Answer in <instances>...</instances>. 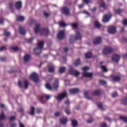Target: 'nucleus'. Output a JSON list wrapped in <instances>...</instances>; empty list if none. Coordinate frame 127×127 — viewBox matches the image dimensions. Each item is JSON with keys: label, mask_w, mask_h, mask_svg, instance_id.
<instances>
[{"label": "nucleus", "mask_w": 127, "mask_h": 127, "mask_svg": "<svg viewBox=\"0 0 127 127\" xmlns=\"http://www.w3.org/2000/svg\"><path fill=\"white\" fill-rule=\"evenodd\" d=\"M36 34L40 33L42 36L47 37L49 34V30L46 28H41V25L39 24H37L34 29Z\"/></svg>", "instance_id": "1"}, {"label": "nucleus", "mask_w": 127, "mask_h": 127, "mask_svg": "<svg viewBox=\"0 0 127 127\" xmlns=\"http://www.w3.org/2000/svg\"><path fill=\"white\" fill-rule=\"evenodd\" d=\"M44 41H40L37 45V47L34 49V52L36 56L40 55L42 53V50L43 49L44 46Z\"/></svg>", "instance_id": "2"}, {"label": "nucleus", "mask_w": 127, "mask_h": 127, "mask_svg": "<svg viewBox=\"0 0 127 127\" xmlns=\"http://www.w3.org/2000/svg\"><path fill=\"white\" fill-rule=\"evenodd\" d=\"M45 86L47 89L50 91L53 90L57 91L58 90V88L59 87V79L57 78L55 80V81L53 85L52 86L50 85L49 83H47L45 85Z\"/></svg>", "instance_id": "3"}, {"label": "nucleus", "mask_w": 127, "mask_h": 127, "mask_svg": "<svg viewBox=\"0 0 127 127\" xmlns=\"http://www.w3.org/2000/svg\"><path fill=\"white\" fill-rule=\"evenodd\" d=\"M89 67L87 66H84L82 68V70L84 71L83 72V75L84 77L92 78L93 76V73L91 72H87L86 71L89 70Z\"/></svg>", "instance_id": "4"}, {"label": "nucleus", "mask_w": 127, "mask_h": 127, "mask_svg": "<svg viewBox=\"0 0 127 127\" xmlns=\"http://www.w3.org/2000/svg\"><path fill=\"white\" fill-rule=\"evenodd\" d=\"M29 78L32 79L33 81L34 82H38L39 81V75L37 74L36 72H34L32 73L30 76Z\"/></svg>", "instance_id": "5"}, {"label": "nucleus", "mask_w": 127, "mask_h": 127, "mask_svg": "<svg viewBox=\"0 0 127 127\" xmlns=\"http://www.w3.org/2000/svg\"><path fill=\"white\" fill-rule=\"evenodd\" d=\"M114 51L113 48L110 47H105L103 49V55H107L109 54L112 53Z\"/></svg>", "instance_id": "6"}, {"label": "nucleus", "mask_w": 127, "mask_h": 127, "mask_svg": "<svg viewBox=\"0 0 127 127\" xmlns=\"http://www.w3.org/2000/svg\"><path fill=\"white\" fill-rule=\"evenodd\" d=\"M67 93L66 91H64L61 93L59 95L56 96V98L58 101H61L64 98H66L67 96Z\"/></svg>", "instance_id": "7"}, {"label": "nucleus", "mask_w": 127, "mask_h": 127, "mask_svg": "<svg viewBox=\"0 0 127 127\" xmlns=\"http://www.w3.org/2000/svg\"><path fill=\"white\" fill-rule=\"evenodd\" d=\"M50 98V96L48 95H44L40 98V101L42 104H44Z\"/></svg>", "instance_id": "8"}, {"label": "nucleus", "mask_w": 127, "mask_h": 127, "mask_svg": "<svg viewBox=\"0 0 127 127\" xmlns=\"http://www.w3.org/2000/svg\"><path fill=\"white\" fill-rule=\"evenodd\" d=\"M113 15L111 13L108 14H105L103 16V23H108L110 21V19L112 17Z\"/></svg>", "instance_id": "9"}, {"label": "nucleus", "mask_w": 127, "mask_h": 127, "mask_svg": "<svg viewBox=\"0 0 127 127\" xmlns=\"http://www.w3.org/2000/svg\"><path fill=\"white\" fill-rule=\"evenodd\" d=\"M24 83H25V85L24 84V83H22L21 82V81L19 80L18 81L19 87L21 88L23 86H25V89H27L28 87L29 82L27 79L24 80Z\"/></svg>", "instance_id": "10"}, {"label": "nucleus", "mask_w": 127, "mask_h": 127, "mask_svg": "<svg viewBox=\"0 0 127 127\" xmlns=\"http://www.w3.org/2000/svg\"><path fill=\"white\" fill-rule=\"evenodd\" d=\"M69 73L70 75H75V77H78L80 74V72L77 70L74 69L73 67H71L69 69Z\"/></svg>", "instance_id": "11"}, {"label": "nucleus", "mask_w": 127, "mask_h": 127, "mask_svg": "<svg viewBox=\"0 0 127 127\" xmlns=\"http://www.w3.org/2000/svg\"><path fill=\"white\" fill-rule=\"evenodd\" d=\"M63 14L66 16L70 15V9L67 7H63L62 9Z\"/></svg>", "instance_id": "12"}, {"label": "nucleus", "mask_w": 127, "mask_h": 127, "mask_svg": "<svg viewBox=\"0 0 127 127\" xmlns=\"http://www.w3.org/2000/svg\"><path fill=\"white\" fill-rule=\"evenodd\" d=\"M65 37L64 31L62 30L59 32L58 35V39L59 40H63Z\"/></svg>", "instance_id": "13"}, {"label": "nucleus", "mask_w": 127, "mask_h": 127, "mask_svg": "<svg viewBox=\"0 0 127 127\" xmlns=\"http://www.w3.org/2000/svg\"><path fill=\"white\" fill-rule=\"evenodd\" d=\"M121 60V56L118 55H113L112 56V61L116 62L119 63Z\"/></svg>", "instance_id": "14"}, {"label": "nucleus", "mask_w": 127, "mask_h": 127, "mask_svg": "<svg viewBox=\"0 0 127 127\" xmlns=\"http://www.w3.org/2000/svg\"><path fill=\"white\" fill-rule=\"evenodd\" d=\"M102 42V39L100 37H97L93 41V44L95 45H99Z\"/></svg>", "instance_id": "15"}, {"label": "nucleus", "mask_w": 127, "mask_h": 127, "mask_svg": "<svg viewBox=\"0 0 127 127\" xmlns=\"http://www.w3.org/2000/svg\"><path fill=\"white\" fill-rule=\"evenodd\" d=\"M117 28L115 26H110L108 28L109 34H115L116 32Z\"/></svg>", "instance_id": "16"}, {"label": "nucleus", "mask_w": 127, "mask_h": 127, "mask_svg": "<svg viewBox=\"0 0 127 127\" xmlns=\"http://www.w3.org/2000/svg\"><path fill=\"white\" fill-rule=\"evenodd\" d=\"M70 94H77L79 92V88H72L69 90Z\"/></svg>", "instance_id": "17"}, {"label": "nucleus", "mask_w": 127, "mask_h": 127, "mask_svg": "<svg viewBox=\"0 0 127 127\" xmlns=\"http://www.w3.org/2000/svg\"><path fill=\"white\" fill-rule=\"evenodd\" d=\"M82 39V36L79 31H77L75 33V39L76 40H81Z\"/></svg>", "instance_id": "18"}, {"label": "nucleus", "mask_w": 127, "mask_h": 127, "mask_svg": "<svg viewBox=\"0 0 127 127\" xmlns=\"http://www.w3.org/2000/svg\"><path fill=\"white\" fill-rule=\"evenodd\" d=\"M22 3L20 1H18L15 3V8L17 10H20L21 8Z\"/></svg>", "instance_id": "19"}, {"label": "nucleus", "mask_w": 127, "mask_h": 127, "mask_svg": "<svg viewBox=\"0 0 127 127\" xmlns=\"http://www.w3.org/2000/svg\"><path fill=\"white\" fill-rule=\"evenodd\" d=\"M19 33L22 35H24L26 34V30L23 27H20L19 29Z\"/></svg>", "instance_id": "20"}, {"label": "nucleus", "mask_w": 127, "mask_h": 127, "mask_svg": "<svg viewBox=\"0 0 127 127\" xmlns=\"http://www.w3.org/2000/svg\"><path fill=\"white\" fill-rule=\"evenodd\" d=\"M25 17L22 16H18L16 19L17 21L22 22L24 20Z\"/></svg>", "instance_id": "21"}, {"label": "nucleus", "mask_w": 127, "mask_h": 127, "mask_svg": "<svg viewBox=\"0 0 127 127\" xmlns=\"http://www.w3.org/2000/svg\"><path fill=\"white\" fill-rule=\"evenodd\" d=\"M101 95V91L99 90H96L93 92V95L98 96Z\"/></svg>", "instance_id": "22"}, {"label": "nucleus", "mask_w": 127, "mask_h": 127, "mask_svg": "<svg viewBox=\"0 0 127 127\" xmlns=\"http://www.w3.org/2000/svg\"><path fill=\"white\" fill-rule=\"evenodd\" d=\"M31 59V57L29 55H25V56L24 57V61L25 63L27 62L30 60Z\"/></svg>", "instance_id": "23"}, {"label": "nucleus", "mask_w": 127, "mask_h": 127, "mask_svg": "<svg viewBox=\"0 0 127 127\" xmlns=\"http://www.w3.org/2000/svg\"><path fill=\"white\" fill-rule=\"evenodd\" d=\"M112 79H113V80L115 81H119L121 79V76L117 75L112 76Z\"/></svg>", "instance_id": "24"}, {"label": "nucleus", "mask_w": 127, "mask_h": 127, "mask_svg": "<svg viewBox=\"0 0 127 127\" xmlns=\"http://www.w3.org/2000/svg\"><path fill=\"white\" fill-rule=\"evenodd\" d=\"M81 64V61H80V59L79 58L77 59V60H76L74 65L75 66H78V65Z\"/></svg>", "instance_id": "25"}, {"label": "nucleus", "mask_w": 127, "mask_h": 127, "mask_svg": "<svg viewBox=\"0 0 127 127\" xmlns=\"http://www.w3.org/2000/svg\"><path fill=\"white\" fill-rule=\"evenodd\" d=\"M85 56L86 59H89L92 57V54L91 52H88L85 54Z\"/></svg>", "instance_id": "26"}, {"label": "nucleus", "mask_w": 127, "mask_h": 127, "mask_svg": "<svg viewBox=\"0 0 127 127\" xmlns=\"http://www.w3.org/2000/svg\"><path fill=\"white\" fill-rule=\"evenodd\" d=\"M29 114L31 116H34L35 114V108L33 107V106H31L30 107V111L29 112Z\"/></svg>", "instance_id": "27"}, {"label": "nucleus", "mask_w": 127, "mask_h": 127, "mask_svg": "<svg viewBox=\"0 0 127 127\" xmlns=\"http://www.w3.org/2000/svg\"><path fill=\"white\" fill-rule=\"evenodd\" d=\"M66 70V68L64 66L61 67L59 68V72L61 74L64 73Z\"/></svg>", "instance_id": "28"}, {"label": "nucleus", "mask_w": 127, "mask_h": 127, "mask_svg": "<svg viewBox=\"0 0 127 127\" xmlns=\"http://www.w3.org/2000/svg\"><path fill=\"white\" fill-rule=\"evenodd\" d=\"M94 25L95 28L99 29L102 25L99 23L98 21H95L94 22Z\"/></svg>", "instance_id": "29"}, {"label": "nucleus", "mask_w": 127, "mask_h": 127, "mask_svg": "<svg viewBox=\"0 0 127 127\" xmlns=\"http://www.w3.org/2000/svg\"><path fill=\"white\" fill-rule=\"evenodd\" d=\"M68 120L66 119L63 118L60 120V123L63 125H65Z\"/></svg>", "instance_id": "30"}, {"label": "nucleus", "mask_w": 127, "mask_h": 127, "mask_svg": "<svg viewBox=\"0 0 127 127\" xmlns=\"http://www.w3.org/2000/svg\"><path fill=\"white\" fill-rule=\"evenodd\" d=\"M124 12V9H118L115 10V14L120 15Z\"/></svg>", "instance_id": "31"}, {"label": "nucleus", "mask_w": 127, "mask_h": 127, "mask_svg": "<svg viewBox=\"0 0 127 127\" xmlns=\"http://www.w3.org/2000/svg\"><path fill=\"white\" fill-rule=\"evenodd\" d=\"M48 71L53 73L55 71V68L53 66H50L48 68Z\"/></svg>", "instance_id": "32"}, {"label": "nucleus", "mask_w": 127, "mask_h": 127, "mask_svg": "<svg viewBox=\"0 0 127 127\" xmlns=\"http://www.w3.org/2000/svg\"><path fill=\"white\" fill-rule=\"evenodd\" d=\"M4 35L6 37H9V36H10V32L6 31V29H4Z\"/></svg>", "instance_id": "33"}, {"label": "nucleus", "mask_w": 127, "mask_h": 127, "mask_svg": "<svg viewBox=\"0 0 127 127\" xmlns=\"http://www.w3.org/2000/svg\"><path fill=\"white\" fill-rule=\"evenodd\" d=\"M6 119V117H5L4 113H1L0 114V121L5 120Z\"/></svg>", "instance_id": "34"}, {"label": "nucleus", "mask_w": 127, "mask_h": 127, "mask_svg": "<svg viewBox=\"0 0 127 127\" xmlns=\"http://www.w3.org/2000/svg\"><path fill=\"white\" fill-rule=\"evenodd\" d=\"M72 28L74 29H77L78 24L77 23H72L71 24Z\"/></svg>", "instance_id": "35"}, {"label": "nucleus", "mask_w": 127, "mask_h": 127, "mask_svg": "<svg viewBox=\"0 0 127 127\" xmlns=\"http://www.w3.org/2000/svg\"><path fill=\"white\" fill-rule=\"evenodd\" d=\"M101 69H102V71H103L104 72H107L108 71L106 66H105V65H102L101 66Z\"/></svg>", "instance_id": "36"}, {"label": "nucleus", "mask_w": 127, "mask_h": 127, "mask_svg": "<svg viewBox=\"0 0 127 127\" xmlns=\"http://www.w3.org/2000/svg\"><path fill=\"white\" fill-rule=\"evenodd\" d=\"M120 120L122 121L127 123V117L126 116H121L120 117Z\"/></svg>", "instance_id": "37"}, {"label": "nucleus", "mask_w": 127, "mask_h": 127, "mask_svg": "<svg viewBox=\"0 0 127 127\" xmlns=\"http://www.w3.org/2000/svg\"><path fill=\"white\" fill-rule=\"evenodd\" d=\"M71 122L73 127H76L78 125V123L75 120H72Z\"/></svg>", "instance_id": "38"}, {"label": "nucleus", "mask_w": 127, "mask_h": 127, "mask_svg": "<svg viewBox=\"0 0 127 127\" xmlns=\"http://www.w3.org/2000/svg\"><path fill=\"white\" fill-rule=\"evenodd\" d=\"M122 104L124 105H127V97H126L123 100H122Z\"/></svg>", "instance_id": "39"}, {"label": "nucleus", "mask_w": 127, "mask_h": 127, "mask_svg": "<svg viewBox=\"0 0 127 127\" xmlns=\"http://www.w3.org/2000/svg\"><path fill=\"white\" fill-rule=\"evenodd\" d=\"M97 106L99 109H101V110L103 111L105 110L104 107H103L102 103H98Z\"/></svg>", "instance_id": "40"}, {"label": "nucleus", "mask_w": 127, "mask_h": 127, "mask_svg": "<svg viewBox=\"0 0 127 127\" xmlns=\"http://www.w3.org/2000/svg\"><path fill=\"white\" fill-rule=\"evenodd\" d=\"M100 6L101 7H103V9H106L107 8L106 4L103 2H101V3L100 4Z\"/></svg>", "instance_id": "41"}, {"label": "nucleus", "mask_w": 127, "mask_h": 127, "mask_svg": "<svg viewBox=\"0 0 127 127\" xmlns=\"http://www.w3.org/2000/svg\"><path fill=\"white\" fill-rule=\"evenodd\" d=\"M11 50L14 51H17L19 50V48L17 47H11Z\"/></svg>", "instance_id": "42"}, {"label": "nucleus", "mask_w": 127, "mask_h": 127, "mask_svg": "<svg viewBox=\"0 0 127 127\" xmlns=\"http://www.w3.org/2000/svg\"><path fill=\"white\" fill-rule=\"evenodd\" d=\"M99 84L100 85H106V81H105V80H100L99 81Z\"/></svg>", "instance_id": "43"}, {"label": "nucleus", "mask_w": 127, "mask_h": 127, "mask_svg": "<svg viewBox=\"0 0 127 127\" xmlns=\"http://www.w3.org/2000/svg\"><path fill=\"white\" fill-rule=\"evenodd\" d=\"M60 25L62 27H64L66 24L63 21L60 22Z\"/></svg>", "instance_id": "44"}, {"label": "nucleus", "mask_w": 127, "mask_h": 127, "mask_svg": "<svg viewBox=\"0 0 127 127\" xmlns=\"http://www.w3.org/2000/svg\"><path fill=\"white\" fill-rule=\"evenodd\" d=\"M36 112L38 114L42 113V109L41 108H36Z\"/></svg>", "instance_id": "45"}, {"label": "nucleus", "mask_w": 127, "mask_h": 127, "mask_svg": "<svg viewBox=\"0 0 127 127\" xmlns=\"http://www.w3.org/2000/svg\"><path fill=\"white\" fill-rule=\"evenodd\" d=\"M88 92L87 91H85L84 95H85V97L86 98H87L88 99L90 100V97H88Z\"/></svg>", "instance_id": "46"}, {"label": "nucleus", "mask_w": 127, "mask_h": 127, "mask_svg": "<svg viewBox=\"0 0 127 127\" xmlns=\"http://www.w3.org/2000/svg\"><path fill=\"white\" fill-rule=\"evenodd\" d=\"M118 94L117 92H114L113 93H112V97L115 98L118 96Z\"/></svg>", "instance_id": "47"}, {"label": "nucleus", "mask_w": 127, "mask_h": 127, "mask_svg": "<svg viewBox=\"0 0 127 127\" xmlns=\"http://www.w3.org/2000/svg\"><path fill=\"white\" fill-rule=\"evenodd\" d=\"M16 118L15 117V116H11L9 118V121H13L15 120Z\"/></svg>", "instance_id": "48"}, {"label": "nucleus", "mask_w": 127, "mask_h": 127, "mask_svg": "<svg viewBox=\"0 0 127 127\" xmlns=\"http://www.w3.org/2000/svg\"><path fill=\"white\" fill-rule=\"evenodd\" d=\"M83 1L85 3H86V4H89L90 2H92L91 0H83Z\"/></svg>", "instance_id": "49"}, {"label": "nucleus", "mask_w": 127, "mask_h": 127, "mask_svg": "<svg viewBox=\"0 0 127 127\" xmlns=\"http://www.w3.org/2000/svg\"><path fill=\"white\" fill-rule=\"evenodd\" d=\"M13 4L12 2H10L9 3V8L10 9L12 10L13 8Z\"/></svg>", "instance_id": "50"}, {"label": "nucleus", "mask_w": 127, "mask_h": 127, "mask_svg": "<svg viewBox=\"0 0 127 127\" xmlns=\"http://www.w3.org/2000/svg\"><path fill=\"white\" fill-rule=\"evenodd\" d=\"M44 15L46 18L49 17L50 16L49 14L48 13H47L46 11L44 12Z\"/></svg>", "instance_id": "51"}, {"label": "nucleus", "mask_w": 127, "mask_h": 127, "mask_svg": "<svg viewBox=\"0 0 127 127\" xmlns=\"http://www.w3.org/2000/svg\"><path fill=\"white\" fill-rule=\"evenodd\" d=\"M18 112L20 113H22L24 112V109L21 107V108H19L18 110Z\"/></svg>", "instance_id": "52"}, {"label": "nucleus", "mask_w": 127, "mask_h": 127, "mask_svg": "<svg viewBox=\"0 0 127 127\" xmlns=\"http://www.w3.org/2000/svg\"><path fill=\"white\" fill-rule=\"evenodd\" d=\"M34 38L32 37L31 38L28 40V43L31 44L32 43Z\"/></svg>", "instance_id": "53"}, {"label": "nucleus", "mask_w": 127, "mask_h": 127, "mask_svg": "<svg viewBox=\"0 0 127 127\" xmlns=\"http://www.w3.org/2000/svg\"><path fill=\"white\" fill-rule=\"evenodd\" d=\"M100 126H101V127H108L107 126L106 123H103L101 124V125H100Z\"/></svg>", "instance_id": "54"}, {"label": "nucleus", "mask_w": 127, "mask_h": 127, "mask_svg": "<svg viewBox=\"0 0 127 127\" xmlns=\"http://www.w3.org/2000/svg\"><path fill=\"white\" fill-rule=\"evenodd\" d=\"M0 60H1V61L2 62H4L6 61V58L5 57H1Z\"/></svg>", "instance_id": "55"}, {"label": "nucleus", "mask_w": 127, "mask_h": 127, "mask_svg": "<svg viewBox=\"0 0 127 127\" xmlns=\"http://www.w3.org/2000/svg\"><path fill=\"white\" fill-rule=\"evenodd\" d=\"M123 24L124 25H127V20H126V19L124 20L123 22Z\"/></svg>", "instance_id": "56"}, {"label": "nucleus", "mask_w": 127, "mask_h": 127, "mask_svg": "<svg viewBox=\"0 0 127 127\" xmlns=\"http://www.w3.org/2000/svg\"><path fill=\"white\" fill-rule=\"evenodd\" d=\"M64 104L67 106L69 105L70 103L69 101L68 100V99H67V100H66V101H65Z\"/></svg>", "instance_id": "57"}, {"label": "nucleus", "mask_w": 127, "mask_h": 127, "mask_svg": "<svg viewBox=\"0 0 127 127\" xmlns=\"http://www.w3.org/2000/svg\"><path fill=\"white\" fill-rule=\"evenodd\" d=\"M4 22V19L3 18H0V24L1 25H3V23Z\"/></svg>", "instance_id": "58"}, {"label": "nucleus", "mask_w": 127, "mask_h": 127, "mask_svg": "<svg viewBox=\"0 0 127 127\" xmlns=\"http://www.w3.org/2000/svg\"><path fill=\"white\" fill-rule=\"evenodd\" d=\"M55 116L56 117H59L60 116V112H56V113H55Z\"/></svg>", "instance_id": "59"}, {"label": "nucleus", "mask_w": 127, "mask_h": 127, "mask_svg": "<svg viewBox=\"0 0 127 127\" xmlns=\"http://www.w3.org/2000/svg\"><path fill=\"white\" fill-rule=\"evenodd\" d=\"M6 50V47L4 46L0 48V51Z\"/></svg>", "instance_id": "60"}, {"label": "nucleus", "mask_w": 127, "mask_h": 127, "mask_svg": "<svg viewBox=\"0 0 127 127\" xmlns=\"http://www.w3.org/2000/svg\"><path fill=\"white\" fill-rule=\"evenodd\" d=\"M94 121L93 120H90L89 121H87V123L88 124H91L93 123V122Z\"/></svg>", "instance_id": "61"}, {"label": "nucleus", "mask_w": 127, "mask_h": 127, "mask_svg": "<svg viewBox=\"0 0 127 127\" xmlns=\"http://www.w3.org/2000/svg\"><path fill=\"white\" fill-rule=\"evenodd\" d=\"M65 113L69 115L70 114V111H69V109H66L65 110Z\"/></svg>", "instance_id": "62"}, {"label": "nucleus", "mask_w": 127, "mask_h": 127, "mask_svg": "<svg viewBox=\"0 0 127 127\" xmlns=\"http://www.w3.org/2000/svg\"><path fill=\"white\" fill-rule=\"evenodd\" d=\"M64 50L65 53H67L69 51L67 47L64 48Z\"/></svg>", "instance_id": "63"}, {"label": "nucleus", "mask_w": 127, "mask_h": 127, "mask_svg": "<svg viewBox=\"0 0 127 127\" xmlns=\"http://www.w3.org/2000/svg\"><path fill=\"white\" fill-rule=\"evenodd\" d=\"M16 127V124H12L11 125L10 127Z\"/></svg>", "instance_id": "64"}]
</instances>
